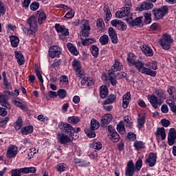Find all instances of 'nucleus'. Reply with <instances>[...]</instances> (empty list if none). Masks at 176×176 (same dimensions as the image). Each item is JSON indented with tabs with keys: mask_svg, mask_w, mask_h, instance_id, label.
<instances>
[{
	"mask_svg": "<svg viewBox=\"0 0 176 176\" xmlns=\"http://www.w3.org/2000/svg\"><path fill=\"white\" fill-rule=\"evenodd\" d=\"M11 176H21L20 170L17 168L11 170Z\"/></svg>",
	"mask_w": 176,
	"mask_h": 176,
	"instance_id": "nucleus-58",
	"label": "nucleus"
},
{
	"mask_svg": "<svg viewBox=\"0 0 176 176\" xmlns=\"http://www.w3.org/2000/svg\"><path fill=\"white\" fill-rule=\"evenodd\" d=\"M112 68L117 72L121 71L122 68H123V65L120 62H119V60H118V59H115V63L112 66Z\"/></svg>",
	"mask_w": 176,
	"mask_h": 176,
	"instance_id": "nucleus-39",
	"label": "nucleus"
},
{
	"mask_svg": "<svg viewBox=\"0 0 176 176\" xmlns=\"http://www.w3.org/2000/svg\"><path fill=\"white\" fill-rule=\"evenodd\" d=\"M145 124V116H142L138 118V129H142V126Z\"/></svg>",
	"mask_w": 176,
	"mask_h": 176,
	"instance_id": "nucleus-51",
	"label": "nucleus"
},
{
	"mask_svg": "<svg viewBox=\"0 0 176 176\" xmlns=\"http://www.w3.org/2000/svg\"><path fill=\"white\" fill-rule=\"evenodd\" d=\"M13 92L9 90H5L3 93H0V104L1 107L10 109V103H9V98L13 96Z\"/></svg>",
	"mask_w": 176,
	"mask_h": 176,
	"instance_id": "nucleus-3",
	"label": "nucleus"
},
{
	"mask_svg": "<svg viewBox=\"0 0 176 176\" xmlns=\"http://www.w3.org/2000/svg\"><path fill=\"white\" fill-rule=\"evenodd\" d=\"M107 130L111 141H113V142H118L120 138V136L118 134V132H116L115 128H113L112 125H109Z\"/></svg>",
	"mask_w": 176,
	"mask_h": 176,
	"instance_id": "nucleus-10",
	"label": "nucleus"
},
{
	"mask_svg": "<svg viewBox=\"0 0 176 176\" xmlns=\"http://www.w3.org/2000/svg\"><path fill=\"white\" fill-rule=\"evenodd\" d=\"M117 130L119 131L120 134H124V133H126V129H124V123H123V121H120L117 125Z\"/></svg>",
	"mask_w": 176,
	"mask_h": 176,
	"instance_id": "nucleus-38",
	"label": "nucleus"
},
{
	"mask_svg": "<svg viewBox=\"0 0 176 176\" xmlns=\"http://www.w3.org/2000/svg\"><path fill=\"white\" fill-rule=\"evenodd\" d=\"M142 74H145V75H149L150 76L153 77L156 76V72L146 67L144 69Z\"/></svg>",
	"mask_w": 176,
	"mask_h": 176,
	"instance_id": "nucleus-36",
	"label": "nucleus"
},
{
	"mask_svg": "<svg viewBox=\"0 0 176 176\" xmlns=\"http://www.w3.org/2000/svg\"><path fill=\"white\" fill-rule=\"evenodd\" d=\"M122 21L119 19H114L111 21V24L113 27H118L120 25Z\"/></svg>",
	"mask_w": 176,
	"mask_h": 176,
	"instance_id": "nucleus-60",
	"label": "nucleus"
},
{
	"mask_svg": "<svg viewBox=\"0 0 176 176\" xmlns=\"http://www.w3.org/2000/svg\"><path fill=\"white\" fill-rule=\"evenodd\" d=\"M76 74L78 78H83L85 76V72L82 70V69H79V70H76Z\"/></svg>",
	"mask_w": 176,
	"mask_h": 176,
	"instance_id": "nucleus-62",
	"label": "nucleus"
},
{
	"mask_svg": "<svg viewBox=\"0 0 176 176\" xmlns=\"http://www.w3.org/2000/svg\"><path fill=\"white\" fill-rule=\"evenodd\" d=\"M108 32L111 43L116 45V43H118V33H116V31L112 27L109 28Z\"/></svg>",
	"mask_w": 176,
	"mask_h": 176,
	"instance_id": "nucleus-18",
	"label": "nucleus"
},
{
	"mask_svg": "<svg viewBox=\"0 0 176 176\" xmlns=\"http://www.w3.org/2000/svg\"><path fill=\"white\" fill-rule=\"evenodd\" d=\"M126 61H128L129 64L134 65L136 67V69L142 74L144 69H145V63L140 60H137L133 58H131L130 56L127 58Z\"/></svg>",
	"mask_w": 176,
	"mask_h": 176,
	"instance_id": "nucleus-6",
	"label": "nucleus"
},
{
	"mask_svg": "<svg viewBox=\"0 0 176 176\" xmlns=\"http://www.w3.org/2000/svg\"><path fill=\"white\" fill-rule=\"evenodd\" d=\"M126 138L131 140V141H135V140H137V135L133 132L128 133V135L126 136Z\"/></svg>",
	"mask_w": 176,
	"mask_h": 176,
	"instance_id": "nucleus-55",
	"label": "nucleus"
},
{
	"mask_svg": "<svg viewBox=\"0 0 176 176\" xmlns=\"http://www.w3.org/2000/svg\"><path fill=\"white\" fill-rule=\"evenodd\" d=\"M75 16V12L73 10H69L65 16L66 19H72Z\"/></svg>",
	"mask_w": 176,
	"mask_h": 176,
	"instance_id": "nucleus-64",
	"label": "nucleus"
},
{
	"mask_svg": "<svg viewBox=\"0 0 176 176\" xmlns=\"http://www.w3.org/2000/svg\"><path fill=\"white\" fill-rule=\"evenodd\" d=\"M31 10L35 11L39 9V3L38 2H32L30 5Z\"/></svg>",
	"mask_w": 176,
	"mask_h": 176,
	"instance_id": "nucleus-56",
	"label": "nucleus"
},
{
	"mask_svg": "<svg viewBox=\"0 0 176 176\" xmlns=\"http://www.w3.org/2000/svg\"><path fill=\"white\" fill-rule=\"evenodd\" d=\"M46 19V14L43 12H38V23L41 24L44 20Z\"/></svg>",
	"mask_w": 176,
	"mask_h": 176,
	"instance_id": "nucleus-49",
	"label": "nucleus"
},
{
	"mask_svg": "<svg viewBox=\"0 0 176 176\" xmlns=\"http://www.w3.org/2000/svg\"><path fill=\"white\" fill-rule=\"evenodd\" d=\"M19 173L21 174H34L36 173V168L35 167H25L19 168Z\"/></svg>",
	"mask_w": 176,
	"mask_h": 176,
	"instance_id": "nucleus-21",
	"label": "nucleus"
},
{
	"mask_svg": "<svg viewBox=\"0 0 176 176\" xmlns=\"http://www.w3.org/2000/svg\"><path fill=\"white\" fill-rule=\"evenodd\" d=\"M19 153V148L16 145H10L6 152V156L8 159H13L17 156V154Z\"/></svg>",
	"mask_w": 176,
	"mask_h": 176,
	"instance_id": "nucleus-9",
	"label": "nucleus"
},
{
	"mask_svg": "<svg viewBox=\"0 0 176 176\" xmlns=\"http://www.w3.org/2000/svg\"><path fill=\"white\" fill-rule=\"evenodd\" d=\"M157 155L155 153H150L148 157L146 159L145 163L148 164V167H153L156 164Z\"/></svg>",
	"mask_w": 176,
	"mask_h": 176,
	"instance_id": "nucleus-14",
	"label": "nucleus"
},
{
	"mask_svg": "<svg viewBox=\"0 0 176 176\" xmlns=\"http://www.w3.org/2000/svg\"><path fill=\"white\" fill-rule=\"evenodd\" d=\"M161 28L160 24L154 23L150 26V31H160Z\"/></svg>",
	"mask_w": 176,
	"mask_h": 176,
	"instance_id": "nucleus-50",
	"label": "nucleus"
},
{
	"mask_svg": "<svg viewBox=\"0 0 176 176\" xmlns=\"http://www.w3.org/2000/svg\"><path fill=\"white\" fill-rule=\"evenodd\" d=\"M141 50L146 56H148V57L153 56V51L151 47L144 45Z\"/></svg>",
	"mask_w": 176,
	"mask_h": 176,
	"instance_id": "nucleus-29",
	"label": "nucleus"
},
{
	"mask_svg": "<svg viewBox=\"0 0 176 176\" xmlns=\"http://www.w3.org/2000/svg\"><path fill=\"white\" fill-rule=\"evenodd\" d=\"M91 148L100 151L102 148V144L100 142H94L90 144Z\"/></svg>",
	"mask_w": 176,
	"mask_h": 176,
	"instance_id": "nucleus-42",
	"label": "nucleus"
},
{
	"mask_svg": "<svg viewBox=\"0 0 176 176\" xmlns=\"http://www.w3.org/2000/svg\"><path fill=\"white\" fill-rule=\"evenodd\" d=\"M12 103L21 109H27V103H25V101L21 100L19 98H12Z\"/></svg>",
	"mask_w": 176,
	"mask_h": 176,
	"instance_id": "nucleus-15",
	"label": "nucleus"
},
{
	"mask_svg": "<svg viewBox=\"0 0 176 176\" xmlns=\"http://www.w3.org/2000/svg\"><path fill=\"white\" fill-rule=\"evenodd\" d=\"M143 19L144 16H139L135 19L133 22V27L136 26L142 28V27H144V22L142 21Z\"/></svg>",
	"mask_w": 176,
	"mask_h": 176,
	"instance_id": "nucleus-24",
	"label": "nucleus"
},
{
	"mask_svg": "<svg viewBox=\"0 0 176 176\" xmlns=\"http://www.w3.org/2000/svg\"><path fill=\"white\" fill-rule=\"evenodd\" d=\"M27 23L30 27L28 32L29 36H35V33L38 31V23H36V18L34 16H31L27 20Z\"/></svg>",
	"mask_w": 176,
	"mask_h": 176,
	"instance_id": "nucleus-5",
	"label": "nucleus"
},
{
	"mask_svg": "<svg viewBox=\"0 0 176 176\" xmlns=\"http://www.w3.org/2000/svg\"><path fill=\"white\" fill-rule=\"evenodd\" d=\"M81 41L83 46L89 44V21L83 19L80 23Z\"/></svg>",
	"mask_w": 176,
	"mask_h": 176,
	"instance_id": "nucleus-2",
	"label": "nucleus"
},
{
	"mask_svg": "<svg viewBox=\"0 0 176 176\" xmlns=\"http://www.w3.org/2000/svg\"><path fill=\"white\" fill-rule=\"evenodd\" d=\"M67 47L68 50L70 52V53H72V54H74V56H78L79 52H78L76 47H75L74 44L68 43L67 44Z\"/></svg>",
	"mask_w": 176,
	"mask_h": 176,
	"instance_id": "nucleus-28",
	"label": "nucleus"
},
{
	"mask_svg": "<svg viewBox=\"0 0 176 176\" xmlns=\"http://www.w3.org/2000/svg\"><path fill=\"white\" fill-rule=\"evenodd\" d=\"M155 135H160L162 140H166V129L164 128H157Z\"/></svg>",
	"mask_w": 176,
	"mask_h": 176,
	"instance_id": "nucleus-30",
	"label": "nucleus"
},
{
	"mask_svg": "<svg viewBox=\"0 0 176 176\" xmlns=\"http://www.w3.org/2000/svg\"><path fill=\"white\" fill-rule=\"evenodd\" d=\"M150 102L151 105H153V108L155 109H157V105L159 104V99H157V96L152 94L151 97L149 98Z\"/></svg>",
	"mask_w": 176,
	"mask_h": 176,
	"instance_id": "nucleus-27",
	"label": "nucleus"
},
{
	"mask_svg": "<svg viewBox=\"0 0 176 176\" xmlns=\"http://www.w3.org/2000/svg\"><path fill=\"white\" fill-rule=\"evenodd\" d=\"M176 140V131L175 129L171 128L169 131L168 135V144L170 146L174 145L175 144Z\"/></svg>",
	"mask_w": 176,
	"mask_h": 176,
	"instance_id": "nucleus-16",
	"label": "nucleus"
},
{
	"mask_svg": "<svg viewBox=\"0 0 176 176\" xmlns=\"http://www.w3.org/2000/svg\"><path fill=\"white\" fill-rule=\"evenodd\" d=\"M15 57L17 60V63L19 65H24V63H25V60L24 58V56L20 51H16L15 52Z\"/></svg>",
	"mask_w": 176,
	"mask_h": 176,
	"instance_id": "nucleus-23",
	"label": "nucleus"
},
{
	"mask_svg": "<svg viewBox=\"0 0 176 176\" xmlns=\"http://www.w3.org/2000/svg\"><path fill=\"white\" fill-rule=\"evenodd\" d=\"M99 42L101 45H108L109 42V37L108 35L104 34L99 38Z\"/></svg>",
	"mask_w": 176,
	"mask_h": 176,
	"instance_id": "nucleus-37",
	"label": "nucleus"
},
{
	"mask_svg": "<svg viewBox=\"0 0 176 176\" xmlns=\"http://www.w3.org/2000/svg\"><path fill=\"white\" fill-rule=\"evenodd\" d=\"M161 124L163 126V127H168L170 126V120H166V119H162L161 120Z\"/></svg>",
	"mask_w": 176,
	"mask_h": 176,
	"instance_id": "nucleus-59",
	"label": "nucleus"
},
{
	"mask_svg": "<svg viewBox=\"0 0 176 176\" xmlns=\"http://www.w3.org/2000/svg\"><path fill=\"white\" fill-rule=\"evenodd\" d=\"M59 129L64 133L70 135L72 132L75 131V129L72 126L67 122H60L58 124Z\"/></svg>",
	"mask_w": 176,
	"mask_h": 176,
	"instance_id": "nucleus-11",
	"label": "nucleus"
},
{
	"mask_svg": "<svg viewBox=\"0 0 176 176\" xmlns=\"http://www.w3.org/2000/svg\"><path fill=\"white\" fill-rule=\"evenodd\" d=\"M67 168H68V166H67V164H64V163L58 164L56 166V170L59 173H63V171H65V170H67Z\"/></svg>",
	"mask_w": 176,
	"mask_h": 176,
	"instance_id": "nucleus-41",
	"label": "nucleus"
},
{
	"mask_svg": "<svg viewBox=\"0 0 176 176\" xmlns=\"http://www.w3.org/2000/svg\"><path fill=\"white\" fill-rule=\"evenodd\" d=\"M67 120L69 123H73V124H76V123H79V120H80V119L79 118V117L77 116H71L68 118Z\"/></svg>",
	"mask_w": 176,
	"mask_h": 176,
	"instance_id": "nucleus-46",
	"label": "nucleus"
},
{
	"mask_svg": "<svg viewBox=\"0 0 176 176\" xmlns=\"http://www.w3.org/2000/svg\"><path fill=\"white\" fill-rule=\"evenodd\" d=\"M112 116L111 114H105L102 116L101 120V126L102 127H105L107 124H109L111 123V120H112Z\"/></svg>",
	"mask_w": 176,
	"mask_h": 176,
	"instance_id": "nucleus-22",
	"label": "nucleus"
},
{
	"mask_svg": "<svg viewBox=\"0 0 176 176\" xmlns=\"http://www.w3.org/2000/svg\"><path fill=\"white\" fill-rule=\"evenodd\" d=\"M124 122L126 123V127H130V126L133 124V122H131V117L129 116H125Z\"/></svg>",
	"mask_w": 176,
	"mask_h": 176,
	"instance_id": "nucleus-57",
	"label": "nucleus"
},
{
	"mask_svg": "<svg viewBox=\"0 0 176 176\" xmlns=\"http://www.w3.org/2000/svg\"><path fill=\"white\" fill-rule=\"evenodd\" d=\"M100 129V122L96 119L93 118L91 120L90 129L89 131V138H94L96 137V130Z\"/></svg>",
	"mask_w": 176,
	"mask_h": 176,
	"instance_id": "nucleus-7",
	"label": "nucleus"
},
{
	"mask_svg": "<svg viewBox=\"0 0 176 176\" xmlns=\"http://www.w3.org/2000/svg\"><path fill=\"white\" fill-rule=\"evenodd\" d=\"M152 13L154 16V20H162L168 13V6H164L160 8H153Z\"/></svg>",
	"mask_w": 176,
	"mask_h": 176,
	"instance_id": "nucleus-4",
	"label": "nucleus"
},
{
	"mask_svg": "<svg viewBox=\"0 0 176 176\" xmlns=\"http://www.w3.org/2000/svg\"><path fill=\"white\" fill-rule=\"evenodd\" d=\"M57 96H58L59 98L64 100L67 97V91L65 89H60L58 90Z\"/></svg>",
	"mask_w": 176,
	"mask_h": 176,
	"instance_id": "nucleus-45",
	"label": "nucleus"
},
{
	"mask_svg": "<svg viewBox=\"0 0 176 176\" xmlns=\"http://www.w3.org/2000/svg\"><path fill=\"white\" fill-rule=\"evenodd\" d=\"M21 127H23V119H21V118L19 117L14 123V129L16 130H20Z\"/></svg>",
	"mask_w": 176,
	"mask_h": 176,
	"instance_id": "nucleus-43",
	"label": "nucleus"
},
{
	"mask_svg": "<svg viewBox=\"0 0 176 176\" xmlns=\"http://www.w3.org/2000/svg\"><path fill=\"white\" fill-rule=\"evenodd\" d=\"M154 94H155V96H157V97H158V98H160V100H162V98L166 99L163 90L155 89Z\"/></svg>",
	"mask_w": 176,
	"mask_h": 176,
	"instance_id": "nucleus-47",
	"label": "nucleus"
},
{
	"mask_svg": "<svg viewBox=\"0 0 176 176\" xmlns=\"http://www.w3.org/2000/svg\"><path fill=\"white\" fill-rule=\"evenodd\" d=\"M116 101V95L111 94L109 96L108 98L104 100L105 105H108L109 104H113Z\"/></svg>",
	"mask_w": 176,
	"mask_h": 176,
	"instance_id": "nucleus-32",
	"label": "nucleus"
},
{
	"mask_svg": "<svg viewBox=\"0 0 176 176\" xmlns=\"http://www.w3.org/2000/svg\"><path fill=\"white\" fill-rule=\"evenodd\" d=\"M60 82L62 83V85H65V86H67V85L69 83L68 82V77H67V76H62L60 77Z\"/></svg>",
	"mask_w": 176,
	"mask_h": 176,
	"instance_id": "nucleus-53",
	"label": "nucleus"
},
{
	"mask_svg": "<svg viewBox=\"0 0 176 176\" xmlns=\"http://www.w3.org/2000/svg\"><path fill=\"white\" fill-rule=\"evenodd\" d=\"M130 14V7H124L122 11H117L116 12V17L117 19H123L127 17Z\"/></svg>",
	"mask_w": 176,
	"mask_h": 176,
	"instance_id": "nucleus-19",
	"label": "nucleus"
},
{
	"mask_svg": "<svg viewBox=\"0 0 176 176\" xmlns=\"http://www.w3.org/2000/svg\"><path fill=\"white\" fill-rule=\"evenodd\" d=\"M36 76L41 84H43V78L42 77V72L36 69Z\"/></svg>",
	"mask_w": 176,
	"mask_h": 176,
	"instance_id": "nucleus-54",
	"label": "nucleus"
},
{
	"mask_svg": "<svg viewBox=\"0 0 176 176\" xmlns=\"http://www.w3.org/2000/svg\"><path fill=\"white\" fill-rule=\"evenodd\" d=\"M96 25L99 28H101L100 31L104 32L105 31V23H104V20L101 18L97 19Z\"/></svg>",
	"mask_w": 176,
	"mask_h": 176,
	"instance_id": "nucleus-33",
	"label": "nucleus"
},
{
	"mask_svg": "<svg viewBox=\"0 0 176 176\" xmlns=\"http://www.w3.org/2000/svg\"><path fill=\"white\" fill-rule=\"evenodd\" d=\"M100 96L102 98H107V96H108V87H107L106 85H102L100 87Z\"/></svg>",
	"mask_w": 176,
	"mask_h": 176,
	"instance_id": "nucleus-25",
	"label": "nucleus"
},
{
	"mask_svg": "<svg viewBox=\"0 0 176 176\" xmlns=\"http://www.w3.org/2000/svg\"><path fill=\"white\" fill-rule=\"evenodd\" d=\"M61 54V48L57 45H53L50 47L49 50V56L51 58L58 57Z\"/></svg>",
	"mask_w": 176,
	"mask_h": 176,
	"instance_id": "nucleus-13",
	"label": "nucleus"
},
{
	"mask_svg": "<svg viewBox=\"0 0 176 176\" xmlns=\"http://www.w3.org/2000/svg\"><path fill=\"white\" fill-rule=\"evenodd\" d=\"M160 43L165 50H168L171 46L170 44L173 43L171 36L168 34H164L163 38L160 41Z\"/></svg>",
	"mask_w": 176,
	"mask_h": 176,
	"instance_id": "nucleus-8",
	"label": "nucleus"
},
{
	"mask_svg": "<svg viewBox=\"0 0 176 176\" xmlns=\"http://www.w3.org/2000/svg\"><path fill=\"white\" fill-rule=\"evenodd\" d=\"M167 92L168 93L170 98L174 100V93H175V88L173 86H170L168 89Z\"/></svg>",
	"mask_w": 176,
	"mask_h": 176,
	"instance_id": "nucleus-52",
	"label": "nucleus"
},
{
	"mask_svg": "<svg viewBox=\"0 0 176 176\" xmlns=\"http://www.w3.org/2000/svg\"><path fill=\"white\" fill-rule=\"evenodd\" d=\"M153 3H146V1H144L142 3L140 6L136 8L137 12H144V10H151V9H153Z\"/></svg>",
	"mask_w": 176,
	"mask_h": 176,
	"instance_id": "nucleus-17",
	"label": "nucleus"
},
{
	"mask_svg": "<svg viewBox=\"0 0 176 176\" xmlns=\"http://www.w3.org/2000/svg\"><path fill=\"white\" fill-rule=\"evenodd\" d=\"M144 17V24H151L152 23V14L146 12Z\"/></svg>",
	"mask_w": 176,
	"mask_h": 176,
	"instance_id": "nucleus-44",
	"label": "nucleus"
},
{
	"mask_svg": "<svg viewBox=\"0 0 176 176\" xmlns=\"http://www.w3.org/2000/svg\"><path fill=\"white\" fill-rule=\"evenodd\" d=\"M34 131V126L29 125L21 129V134L23 135H28V134H31Z\"/></svg>",
	"mask_w": 176,
	"mask_h": 176,
	"instance_id": "nucleus-26",
	"label": "nucleus"
},
{
	"mask_svg": "<svg viewBox=\"0 0 176 176\" xmlns=\"http://www.w3.org/2000/svg\"><path fill=\"white\" fill-rule=\"evenodd\" d=\"M73 68L75 71H78L82 69V66L80 65V62L79 60H74L72 63Z\"/></svg>",
	"mask_w": 176,
	"mask_h": 176,
	"instance_id": "nucleus-48",
	"label": "nucleus"
},
{
	"mask_svg": "<svg viewBox=\"0 0 176 176\" xmlns=\"http://www.w3.org/2000/svg\"><path fill=\"white\" fill-rule=\"evenodd\" d=\"M90 50L92 56H94L95 58H97L98 57V53H99L98 47H97V45H92L91 47Z\"/></svg>",
	"mask_w": 176,
	"mask_h": 176,
	"instance_id": "nucleus-40",
	"label": "nucleus"
},
{
	"mask_svg": "<svg viewBox=\"0 0 176 176\" xmlns=\"http://www.w3.org/2000/svg\"><path fill=\"white\" fill-rule=\"evenodd\" d=\"M166 104H168V105L170 107V111H172V112H173V113L176 114V106H175V102H174V101L170 100V99H167L166 101Z\"/></svg>",
	"mask_w": 176,
	"mask_h": 176,
	"instance_id": "nucleus-34",
	"label": "nucleus"
},
{
	"mask_svg": "<svg viewBox=\"0 0 176 176\" xmlns=\"http://www.w3.org/2000/svg\"><path fill=\"white\" fill-rule=\"evenodd\" d=\"M10 39L12 47H17V46H19V43H20V39H19V37L16 36H10Z\"/></svg>",
	"mask_w": 176,
	"mask_h": 176,
	"instance_id": "nucleus-31",
	"label": "nucleus"
},
{
	"mask_svg": "<svg viewBox=\"0 0 176 176\" xmlns=\"http://www.w3.org/2000/svg\"><path fill=\"white\" fill-rule=\"evenodd\" d=\"M142 167V159L141 157H139L138 161L135 162V166H134V162H133V160H130L126 165L125 175L133 176L134 175V173H135V170H137V171H140Z\"/></svg>",
	"mask_w": 176,
	"mask_h": 176,
	"instance_id": "nucleus-1",
	"label": "nucleus"
},
{
	"mask_svg": "<svg viewBox=\"0 0 176 176\" xmlns=\"http://www.w3.org/2000/svg\"><path fill=\"white\" fill-rule=\"evenodd\" d=\"M56 30L57 32H60L62 35L65 36H68L69 35V32L67 28H65L64 25H61L60 24H56L55 25Z\"/></svg>",
	"mask_w": 176,
	"mask_h": 176,
	"instance_id": "nucleus-20",
	"label": "nucleus"
},
{
	"mask_svg": "<svg viewBox=\"0 0 176 176\" xmlns=\"http://www.w3.org/2000/svg\"><path fill=\"white\" fill-rule=\"evenodd\" d=\"M69 135L73 138V140H78L79 138V134L76 132V130L74 129V132L70 133Z\"/></svg>",
	"mask_w": 176,
	"mask_h": 176,
	"instance_id": "nucleus-63",
	"label": "nucleus"
},
{
	"mask_svg": "<svg viewBox=\"0 0 176 176\" xmlns=\"http://www.w3.org/2000/svg\"><path fill=\"white\" fill-rule=\"evenodd\" d=\"M109 80L111 85H112V86H116V85L118 84V81L116 80V78H113L112 76H109Z\"/></svg>",
	"mask_w": 176,
	"mask_h": 176,
	"instance_id": "nucleus-61",
	"label": "nucleus"
},
{
	"mask_svg": "<svg viewBox=\"0 0 176 176\" xmlns=\"http://www.w3.org/2000/svg\"><path fill=\"white\" fill-rule=\"evenodd\" d=\"M57 139L60 144L64 145H68V144H72V140L68 135L64 133H57Z\"/></svg>",
	"mask_w": 176,
	"mask_h": 176,
	"instance_id": "nucleus-12",
	"label": "nucleus"
},
{
	"mask_svg": "<svg viewBox=\"0 0 176 176\" xmlns=\"http://www.w3.org/2000/svg\"><path fill=\"white\" fill-rule=\"evenodd\" d=\"M144 142L135 141L133 146L135 148L136 151H140V149H144Z\"/></svg>",
	"mask_w": 176,
	"mask_h": 176,
	"instance_id": "nucleus-35",
	"label": "nucleus"
}]
</instances>
